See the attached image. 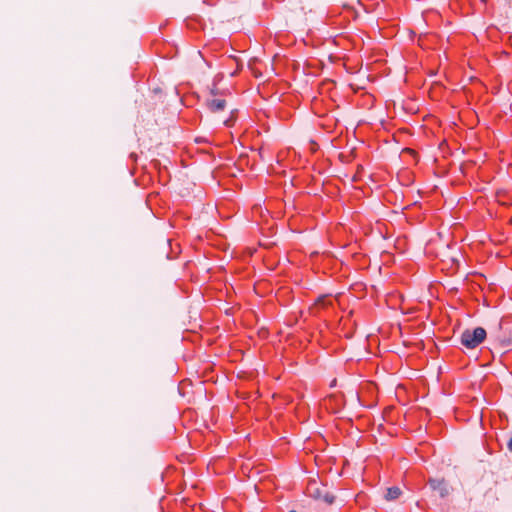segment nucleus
<instances>
[{"label":"nucleus","instance_id":"f257e3e1","mask_svg":"<svg viewBox=\"0 0 512 512\" xmlns=\"http://www.w3.org/2000/svg\"><path fill=\"white\" fill-rule=\"evenodd\" d=\"M487 337V331L481 327L477 326L473 329H465L460 336V343L467 349H475L481 343L485 341Z\"/></svg>","mask_w":512,"mask_h":512},{"label":"nucleus","instance_id":"f03ea898","mask_svg":"<svg viewBox=\"0 0 512 512\" xmlns=\"http://www.w3.org/2000/svg\"><path fill=\"white\" fill-rule=\"evenodd\" d=\"M427 487L432 492L438 493L441 499H446L452 491V487L443 478H429L427 482Z\"/></svg>","mask_w":512,"mask_h":512},{"label":"nucleus","instance_id":"7ed1b4c3","mask_svg":"<svg viewBox=\"0 0 512 512\" xmlns=\"http://www.w3.org/2000/svg\"><path fill=\"white\" fill-rule=\"evenodd\" d=\"M329 409L332 413H339L345 406V399L343 396L333 394L329 396Z\"/></svg>","mask_w":512,"mask_h":512},{"label":"nucleus","instance_id":"20e7f679","mask_svg":"<svg viewBox=\"0 0 512 512\" xmlns=\"http://www.w3.org/2000/svg\"><path fill=\"white\" fill-rule=\"evenodd\" d=\"M332 305L331 299L326 295H320L313 306L310 308L313 313H316L315 310L325 309Z\"/></svg>","mask_w":512,"mask_h":512},{"label":"nucleus","instance_id":"39448f33","mask_svg":"<svg viewBox=\"0 0 512 512\" xmlns=\"http://www.w3.org/2000/svg\"><path fill=\"white\" fill-rule=\"evenodd\" d=\"M206 104L211 112H220L226 107L224 99H207Z\"/></svg>","mask_w":512,"mask_h":512},{"label":"nucleus","instance_id":"423d86ee","mask_svg":"<svg viewBox=\"0 0 512 512\" xmlns=\"http://www.w3.org/2000/svg\"><path fill=\"white\" fill-rule=\"evenodd\" d=\"M499 330L506 332L508 331L509 334L512 333V315H507L501 318L498 324Z\"/></svg>","mask_w":512,"mask_h":512},{"label":"nucleus","instance_id":"0eeeda50","mask_svg":"<svg viewBox=\"0 0 512 512\" xmlns=\"http://www.w3.org/2000/svg\"><path fill=\"white\" fill-rule=\"evenodd\" d=\"M402 494L401 489L398 486H392L386 489L385 499L388 501L396 500Z\"/></svg>","mask_w":512,"mask_h":512},{"label":"nucleus","instance_id":"6e6552de","mask_svg":"<svg viewBox=\"0 0 512 512\" xmlns=\"http://www.w3.org/2000/svg\"><path fill=\"white\" fill-rule=\"evenodd\" d=\"M237 112V110H233L230 116L226 120H224V125L226 127H232L235 124Z\"/></svg>","mask_w":512,"mask_h":512},{"label":"nucleus","instance_id":"1a4fd4ad","mask_svg":"<svg viewBox=\"0 0 512 512\" xmlns=\"http://www.w3.org/2000/svg\"><path fill=\"white\" fill-rule=\"evenodd\" d=\"M256 61H257L256 59H251V60L248 62V67H249V69L252 71L253 75H254L256 78H259V77H261V76H262V73L254 67V63H255Z\"/></svg>","mask_w":512,"mask_h":512},{"label":"nucleus","instance_id":"9d476101","mask_svg":"<svg viewBox=\"0 0 512 512\" xmlns=\"http://www.w3.org/2000/svg\"><path fill=\"white\" fill-rule=\"evenodd\" d=\"M209 92L212 96L223 95L224 91H221L217 88L216 82H213L212 87L209 89Z\"/></svg>","mask_w":512,"mask_h":512},{"label":"nucleus","instance_id":"9b49d317","mask_svg":"<svg viewBox=\"0 0 512 512\" xmlns=\"http://www.w3.org/2000/svg\"><path fill=\"white\" fill-rule=\"evenodd\" d=\"M335 496L331 493H326L324 496H323V500L324 502H326L327 504L329 505H332L334 502H335Z\"/></svg>","mask_w":512,"mask_h":512},{"label":"nucleus","instance_id":"f8f14e48","mask_svg":"<svg viewBox=\"0 0 512 512\" xmlns=\"http://www.w3.org/2000/svg\"><path fill=\"white\" fill-rule=\"evenodd\" d=\"M501 343L504 347H507L510 345L511 343V340L510 338H507L506 336L503 337V339H501Z\"/></svg>","mask_w":512,"mask_h":512},{"label":"nucleus","instance_id":"ddd939ff","mask_svg":"<svg viewBox=\"0 0 512 512\" xmlns=\"http://www.w3.org/2000/svg\"><path fill=\"white\" fill-rule=\"evenodd\" d=\"M358 401H359L360 405H362L363 407H366V408H373L374 407V404H370V405L364 404L359 396H358Z\"/></svg>","mask_w":512,"mask_h":512},{"label":"nucleus","instance_id":"4468645a","mask_svg":"<svg viewBox=\"0 0 512 512\" xmlns=\"http://www.w3.org/2000/svg\"><path fill=\"white\" fill-rule=\"evenodd\" d=\"M222 75L218 74L214 77L213 82H216V86L218 85L219 81L222 79Z\"/></svg>","mask_w":512,"mask_h":512},{"label":"nucleus","instance_id":"2eb2a0df","mask_svg":"<svg viewBox=\"0 0 512 512\" xmlns=\"http://www.w3.org/2000/svg\"><path fill=\"white\" fill-rule=\"evenodd\" d=\"M507 448L510 452H512V436L509 438L507 442Z\"/></svg>","mask_w":512,"mask_h":512},{"label":"nucleus","instance_id":"dca6fc26","mask_svg":"<svg viewBox=\"0 0 512 512\" xmlns=\"http://www.w3.org/2000/svg\"><path fill=\"white\" fill-rule=\"evenodd\" d=\"M247 158H248L247 154H241L240 155V160H247Z\"/></svg>","mask_w":512,"mask_h":512},{"label":"nucleus","instance_id":"f3484780","mask_svg":"<svg viewBox=\"0 0 512 512\" xmlns=\"http://www.w3.org/2000/svg\"><path fill=\"white\" fill-rule=\"evenodd\" d=\"M195 141H196L197 143H200V142H202L203 140H202L201 138H199V137H198V138H196V140H195Z\"/></svg>","mask_w":512,"mask_h":512},{"label":"nucleus","instance_id":"a211bd4d","mask_svg":"<svg viewBox=\"0 0 512 512\" xmlns=\"http://www.w3.org/2000/svg\"><path fill=\"white\" fill-rule=\"evenodd\" d=\"M335 385H336V379H334V380L332 381V383H331V386H332V387H333V386H335Z\"/></svg>","mask_w":512,"mask_h":512},{"label":"nucleus","instance_id":"6ab92c4d","mask_svg":"<svg viewBox=\"0 0 512 512\" xmlns=\"http://www.w3.org/2000/svg\"><path fill=\"white\" fill-rule=\"evenodd\" d=\"M289 512H297L296 510H290Z\"/></svg>","mask_w":512,"mask_h":512}]
</instances>
